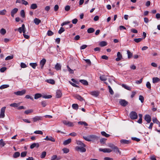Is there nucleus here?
<instances>
[{
  "label": "nucleus",
  "mask_w": 160,
  "mask_h": 160,
  "mask_svg": "<svg viewBox=\"0 0 160 160\" xmlns=\"http://www.w3.org/2000/svg\"><path fill=\"white\" fill-rule=\"evenodd\" d=\"M95 31L94 29L92 28H88L87 30V32L88 33H92L94 32Z\"/></svg>",
  "instance_id": "nucleus-37"
},
{
  "label": "nucleus",
  "mask_w": 160,
  "mask_h": 160,
  "mask_svg": "<svg viewBox=\"0 0 160 160\" xmlns=\"http://www.w3.org/2000/svg\"><path fill=\"white\" fill-rule=\"evenodd\" d=\"M77 144L79 146V147H85L86 146L81 141H77Z\"/></svg>",
  "instance_id": "nucleus-22"
},
{
  "label": "nucleus",
  "mask_w": 160,
  "mask_h": 160,
  "mask_svg": "<svg viewBox=\"0 0 160 160\" xmlns=\"http://www.w3.org/2000/svg\"><path fill=\"white\" fill-rule=\"evenodd\" d=\"M119 102L120 104L123 107H125L128 103V102L124 99H120Z\"/></svg>",
  "instance_id": "nucleus-5"
},
{
  "label": "nucleus",
  "mask_w": 160,
  "mask_h": 160,
  "mask_svg": "<svg viewBox=\"0 0 160 160\" xmlns=\"http://www.w3.org/2000/svg\"><path fill=\"white\" fill-rule=\"evenodd\" d=\"M6 107H4L2 108L0 110V118H3L5 117V112Z\"/></svg>",
  "instance_id": "nucleus-2"
},
{
  "label": "nucleus",
  "mask_w": 160,
  "mask_h": 160,
  "mask_svg": "<svg viewBox=\"0 0 160 160\" xmlns=\"http://www.w3.org/2000/svg\"><path fill=\"white\" fill-rule=\"evenodd\" d=\"M108 88L109 90V92L111 95H113L114 94V92L111 88L110 86H108Z\"/></svg>",
  "instance_id": "nucleus-51"
},
{
  "label": "nucleus",
  "mask_w": 160,
  "mask_h": 160,
  "mask_svg": "<svg viewBox=\"0 0 160 160\" xmlns=\"http://www.w3.org/2000/svg\"><path fill=\"white\" fill-rule=\"evenodd\" d=\"M89 93L95 97H97L99 95V92L98 91H92Z\"/></svg>",
  "instance_id": "nucleus-10"
},
{
  "label": "nucleus",
  "mask_w": 160,
  "mask_h": 160,
  "mask_svg": "<svg viewBox=\"0 0 160 160\" xmlns=\"http://www.w3.org/2000/svg\"><path fill=\"white\" fill-rule=\"evenodd\" d=\"M22 32L23 34H25V31H26V28H25L24 24H22Z\"/></svg>",
  "instance_id": "nucleus-56"
},
{
  "label": "nucleus",
  "mask_w": 160,
  "mask_h": 160,
  "mask_svg": "<svg viewBox=\"0 0 160 160\" xmlns=\"http://www.w3.org/2000/svg\"><path fill=\"white\" fill-rule=\"evenodd\" d=\"M6 32V30L4 28H2L0 30V33L2 35H4Z\"/></svg>",
  "instance_id": "nucleus-36"
},
{
  "label": "nucleus",
  "mask_w": 160,
  "mask_h": 160,
  "mask_svg": "<svg viewBox=\"0 0 160 160\" xmlns=\"http://www.w3.org/2000/svg\"><path fill=\"white\" fill-rule=\"evenodd\" d=\"M62 151L64 153H67L69 152V150L67 148H64L62 149Z\"/></svg>",
  "instance_id": "nucleus-55"
},
{
  "label": "nucleus",
  "mask_w": 160,
  "mask_h": 160,
  "mask_svg": "<svg viewBox=\"0 0 160 160\" xmlns=\"http://www.w3.org/2000/svg\"><path fill=\"white\" fill-rule=\"evenodd\" d=\"M127 53L128 54V59L131 58L132 57V53L129 50L127 51Z\"/></svg>",
  "instance_id": "nucleus-32"
},
{
  "label": "nucleus",
  "mask_w": 160,
  "mask_h": 160,
  "mask_svg": "<svg viewBox=\"0 0 160 160\" xmlns=\"http://www.w3.org/2000/svg\"><path fill=\"white\" fill-rule=\"evenodd\" d=\"M46 62V60L43 58L40 62V65L41 66V68L42 69L43 68V66Z\"/></svg>",
  "instance_id": "nucleus-18"
},
{
  "label": "nucleus",
  "mask_w": 160,
  "mask_h": 160,
  "mask_svg": "<svg viewBox=\"0 0 160 160\" xmlns=\"http://www.w3.org/2000/svg\"><path fill=\"white\" fill-rule=\"evenodd\" d=\"M152 121L153 123H155L158 124L159 127L160 126V122L156 117H153Z\"/></svg>",
  "instance_id": "nucleus-15"
},
{
  "label": "nucleus",
  "mask_w": 160,
  "mask_h": 160,
  "mask_svg": "<svg viewBox=\"0 0 160 160\" xmlns=\"http://www.w3.org/2000/svg\"><path fill=\"white\" fill-rule=\"evenodd\" d=\"M20 15L22 18L25 17V12L23 10H22L20 12Z\"/></svg>",
  "instance_id": "nucleus-58"
},
{
  "label": "nucleus",
  "mask_w": 160,
  "mask_h": 160,
  "mask_svg": "<svg viewBox=\"0 0 160 160\" xmlns=\"http://www.w3.org/2000/svg\"><path fill=\"white\" fill-rule=\"evenodd\" d=\"M20 153L19 152H16L14 153L13 155V157L14 158H16L19 157Z\"/></svg>",
  "instance_id": "nucleus-38"
},
{
  "label": "nucleus",
  "mask_w": 160,
  "mask_h": 160,
  "mask_svg": "<svg viewBox=\"0 0 160 160\" xmlns=\"http://www.w3.org/2000/svg\"><path fill=\"white\" fill-rule=\"evenodd\" d=\"M100 79L102 81H105L107 80V78L105 75H102L100 77Z\"/></svg>",
  "instance_id": "nucleus-35"
},
{
  "label": "nucleus",
  "mask_w": 160,
  "mask_h": 160,
  "mask_svg": "<svg viewBox=\"0 0 160 160\" xmlns=\"http://www.w3.org/2000/svg\"><path fill=\"white\" fill-rule=\"evenodd\" d=\"M34 133L36 134H38L42 135L43 134V132L42 131L40 130L36 131L34 132Z\"/></svg>",
  "instance_id": "nucleus-53"
},
{
  "label": "nucleus",
  "mask_w": 160,
  "mask_h": 160,
  "mask_svg": "<svg viewBox=\"0 0 160 160\" xmlns=\"http://www.w3.org/2000/svg\"><path fill=\"white\" fill-rule=\"evenodd\" d=\"M139 99L142 103H143L144 102V98L142 96L140 95L139 96Z\"/></svg>",
  "instance_id": "nucleus-62"
},
{
  "label": "nucleus",
  "mask_w": 160,
  "mask_h": 160,
  "mask_svg": "<svg viewBox=\"0 0 160 160\" xmlns=\"http://www.w3.org/2000/svg\"><path fill=\"white\" fill-rule=\"evenodd\" d=\"M18 11V9L17 8H15L12 9L11 11V16L13 17L15 14Z\"/></svg>",
  "instance_id": "nucleus-13"
},
{
  "label": "nucleus",
  "mask_w": 160,
  "mask_h": 160,
  "mask_svg": "<svg viewBox=\"0 0 160 160\" xmlns=\"http://www.w3.org/2000/svg\"><path fill=\"white\" fill-rule=\"evenodd\" d=\"M85 147H79L77 146L76 147L75 149L77 151H80L81 152H83L86 151V149L84 148Z\"/></svg>",
  "instance_id": "nucleus-3"
},
{
  "label": "nucleus",
  "mask_w": 160,
  "mask_h": 160,
  "mask_svg": "<svg viewBox=\"0 0 160 160\" xmlns=\"http://www.w3.org/2000/svg\"><path fill=\"white\" fill-rule=\"evenodd\" d=\"M34 122H36L38 121L42 120V117L41 116H36L32 118Z\"/></svg>",
  "instance_id": "nucleus-14"
},
{
  "label": "nucleus",
  "mask_w": 160,
  "mask_h": 160,
  "mask_svg": "<svg viewBox=\"0 0 160 160\" xmlns=\"http://www.w3.org/2000/svg\"><path fill=\"white\" fill-rule=\"evenodd\" d=\"M117 57L116 58V60L117 61H120L122 58V54L119 52H117Z\"/></svg>",
  "instance_id": "nucleus-11"
},
{
  "label": "nucleus",
  "mask_w": 160,
  "mask_h": 160,
  "mask_svg": "<svg viewBox=\"0 0 160 160\" xmlns=\"http://www.w3.org/2000/svg\"><path fill=\"white\" fill-rule=\"evenodd\" d=\"M78 123L79 124L81 125H84V126H87L88 125V124L85 122L80 121L78 122Z\"/></svg>",
  "instance_id": "nucleus-40"
},
{
  "label": "nucleus",
  "mask_w": 160,
  "mask_h": 160,
  "mask_svg": "<svg viewBox=\"0 0 160 160\" xmlns=\"http://www.w3.org/2000/svg\"><path fill=\"white\" fill-rule=\"evenodd\" d=\"M62 122L64 124L68 127H72L74 126L73 123L69 121L64 120L62 121Z\"/></svg>",
  "instance_id": "nucleus-6"
},
{
  "label": "nucleus",
  "mask_w": 160,
  "mask_h": 160,
  "mask_svg": "<svg viewBox=\"0 0 160 160\" xmlns=\"http://www.w3.org/2000/svg\"><path fill=\"white\" fill-rule=\"evenodd\" d=\"M120 142L122 144H129L131 142L130 140H127L125 139H122L120 141Z\"/></svg>",
  "instance_id": "nucleus-17"
},
{
  "label": "nucleus",
  "mask_w": 160,
  "mask_h": 160,
  "mask_svg": "<svg viewBox=\"0 0 160 160\" xmlns=\"http://www.w3.org/2000/svg\"><path fill=\"white\" fill-rule=\"evenodd\" d=\"M74 97L76 98L81 101H82L84 100L83 98L79 95H75L74 96Z\"/></svg>",
  "instance_id": "nucleus-20"
},
{
  "label": "nucleus",
  "mask_w": 160,
  "mask_h": 160,
  "mask_svg": "<svg viewBox=\"0 0 160 160\" xmlns=\"http://www.w3.org/2000/svg\"><path fill=\"white\" fill-rule=\"evenodd\" d=\"M20 105V103H11L10 104V106L11 107H13L14 108H16L18 107Z\"/></svg>",
  "instance_id": "nucleus-25"
},
{
  "label": "nucleus",
  "mask_w": 160,
  "mask_h": 160,
  "mask_svg": "<svg viewBox=\"0 0 160 160\" xmlns=\"http://www.w3.org/2000/svg\"><path fill=\"white\" fill-rule=\"evenodd\" d=\"M53 32L51 30H48V31L47 34L48 36H51L53 34Z\"/></svg>",
  "instance_id": "nucleus-61"
},
{
  "label": "nucleus",
  "mask_w": 160,
  "mask_h": 160,
  "mask_svg": "<svg viewBox=\"0 0 160 160\" xmlns=\"http://www.w3.org/2000/svg\"><path fill=\"white\" fill-rule=\"evenodd\" d=\"M113 151L116 153H118L120 155L121 154V152L120 151L119 148L117 146L113 150Z\"/></svg>",
  "instance_id": "nucleus-30"
},
{
  "label": "nucleus",
  "mask_w": 160,
  "mask_h": 160,
  "mask_svg": "<svg viewBox=\"0 0 160 160\" xmlns=\"http://www.w3.org/2000/svg\"><path fill=\"white\" fill-rule=\"evenodd\" d=\"M20 65L21 67L22 68H24L27 67V66L26 65V64L25 63L23 62L21 63Z\"/></svg>",
  "instance_id": "nucleus-64"
},
{
  "label": "nucleus",
  "mask_w": 160,
  "mask_h": 160,
  "mask_svg": "<svg viewBox=\"0 0 160 160\" xmlns=\"http://www.w3.org/2000/svg\"><path fill=\"white\" fill-rule=\"evenodd\" d=\"M160 81L159 78L157 77L153 78H152V82L153 83H156Z\"/></svg>",
  "instance_id": "nucleus-31"
},
{
  "label": "nucleus",
  "mask_w": 160,
  "mask_h": 160,
  "mask_svg": "<svg viewBox=\"0 0 160 160\" xmlns=\"http://www.w3.org/2000/svg\"><path fill=\"white\" fill-rule=\"evenodd\" d=\"M122 87L124 88H125V89H126L127 90H129V91L131 90V88L130 87H129V86H128L126 85H125L124 84H122Z\"/></svg>",
  "instance_id": "nucleus-27"
},
{
  "label": "nucleus",
  "mask_w": 160,
  "mask_h": 160,
  "mask_svg": "<svg viewBox=\"0 0 160 160\" xmlns=\"http://www.w3.org/2000/svg\"><path fill=\"white\" fill-rule=\"evenodd\" d=\"M42 97L44 98H50L52 97V96L51 95H42Z\"/></svg>",
  "instance_id": "nucleus-48"
},
{
  "label": "nucleus",
  "mask_w": 160,
  "mask_h": 160,
  "mask_svg": "<svg viewBox=\"0 0 160 160\" xmlns=\"http://www.w3.org/2000/svg\"><path fill=\"white\" fill-rule=\"evenodd\" d=\"M39 146V145L38 143H34L30 145V148L31 149H33L35 147L38 148Z\"/></svg>",
  "instance_id": "nucleus-19"
},
{
  "label": "nucleus",
  "mask_w": 160,
  "mask_h": 160,
  "mask_svg": "<svg viewBox=\"0 0 160 160\" xmlns=\"http://www.w3.org/2000/svg\"><path fill=\"white\" fill-rule=\"evenodd\" d=\"M46 152L45 151L43 152L40 156V157L42 158H43L45 157L46 155Z\"/></svg>",
  "instance_id": "nucleus-45"
},
{
  "label": "nucleus",
  "mask_w": 160,
  "mask_h": 160,
  "mask_svg": "<svg viewBox=\"0 0 160 160\" xmlns=\"http://www.w3.org/2000/svg\"><path fill=\"white\" fill-rule=\"evenodd\" d=\"M5 145V143L3 141V139H1L0 140V145L2 146V147H3Z\"/></svg>",
  "instance_id": "nucleus-63"
},
{
  "label": "nucleus",
  "mask_w": 160,
  "mask_h": 160,
  "mask_svg": "<svg viewBox=\"0 0 160 160\" xmlns=\"http://www.w3.org/2000/svg\"><path fill=\"white\" fill-rule=\"evenodd\" d=\"M89 137L90 138L91 141H94L95 140H97L98 139V137L94 135H90Z\"/></svg>",
  "instance_id": "nucleus-9"
},
{
  "label": "nucleus",
  "mask_w": 160,
  "mask_h": 160,
  "mask_svg": "<svg viewBox=\"0 0 160 160\" xmlns=\"http://www.w3.org/2000/svg\"><path fill=\"white\" fill-rule=\"evenodd\" d=\"M26 92V90L25 89H23L21 91H18L16 92H15L14 94L17 95L22 96Z\"/></svg>",
  "instance_id": "nucleus-4"
},
{
  "label": "nucleus",
  "mask_w": 160,
  "mask_h": 160,
  "mask_svg": "<svg viewBox=\"0 0 160 160\" xmlns=\"http://www.w3.org/2000/svg\"><path fill=\"white\" fill-rule=\"evenodd\" d=\"M42 97V95L40 93H36L34 95V99H37L41 97Z\"/></svg>",
  "instance_id": "nucleus-29"
},
{
  "label": "nucleus",
  "mask_w": 160,
  "mask_h": 160,
  "mask_svg": "<svg viewBox=\"0 0 160 160\" xmlns=\"http://www.w3.org/2000/svg\"><path fill=\"white\" fill-rule=\"evenodd\" d=\"M13 58V55H11V56H7L5 58V60H8L12 59Z\"/></svg>",
  "instance_id": "nucleus-50"
},
{
  "label": "nucleus",
  "mask_w": 160,
  "mask_h": 160,
  "mask_svg": "<svg viewBox=\"0 0 160 160\" xmlns=\"http://www.w3.org/2000/svg\"><path fill=\"white\" fill-rule=\"evenodd\" d=\"M44 140L47 141H50L52 142H55V141L54 138L51 136H47L46 138L44 139Z\"/></svg>",
  "instance_id": "nucleus-12"
},
{
  "label": "nucleus",
  "mask_w": 160,
  "mask_h": 160,
  "mask_svg": "<svg viewBox=\"0 0 160 160\" xmlns=\"http://www.w3.org/2000/svg\"><path fill=\"white\" fill-rule=\"evenodd\" d=\"M37 7L38 6L36 4L33 3L30 6V8L32 9H36Z\"/></svg>",
  "instance_id": "nucleus-33"
},
{
  "label": "nucleus",
  "mask_w": 160,
  "mask_h": 160,
  "mask_svg": "<svg viewBox=\"0 0 160 160\" xmlns=\"http://www.w3.org/2000/svg\"><path fill=\"white\" fill-rule=\"evenodd\" d=\"M146 86L147 88L149 89H151V84L149 82H147Z\"/></svg>",
  "instance_id": "nucleus-59"
},
{
  "label": "nucleus",
  "mask_w": 160,
  "mask_h": 160,
  "mask_svg": "<svg viewBox=\"0 0 160 160\" xmlns=\"http://www.w3.org/2000/svg\"><path fill=\"white\" fill-rule=\"evenodd\" d=\"M46 82L52 85L54 84L55 83L54 80L52 79H47L46 80Z\"/></svg>",
  "instance_id": "nucleus-21"
},
{
  "label": "nucleus",
  "mask_w": 160,
  "mask_h": 160,
  "mask_svg": "<svg viewBox=\"0 0 160 160\" xmlns=\"http://www.w3.org/2000/svg\"><path fill=\"white\" fill-rule=\"evenodd\" d=\"M130 118L132 119H136L138 118V115L137 113L134 111L131 112L129 114Z\"/></svg>",
  "instance_id": "nucleus-1"
},
{
  "label": "nucleus",
  "mask_w": 160,
  "mask_h": 160,
  "mask_svg": "<svg viewBox=\"0 0 160 160\" xmlns=\"http://www.w3.org/2000/svg\"><path fill=\"white\" fill-rule=\"evenodd\" d=\"M55 68L57 70H60L61 69V66L60 64L57 63L55 65Z\"/></svg>",
  "instance_id": "nucleus-28"
},
{
  "label": "nucleus",
  "mask_w": 160,
  "mask_h": 160,
  "mask_svg": "<svg viewBox=\"0 0 160 160\" xmlns=\"http://www.w3.org/2000/svg\"><path fill=\"white\" fill-rule=\"evenodd\" d=\"M142 38H135L134 39V41L137 43H138L140 42L142 40Z\"/></svg>",
  "instance_id": "nucleus-52"
},
{
  "label": "nucleus",
  "mask_w": 160,
  "mask_h": 160,
  "mask_svg": "<svg viewBox=\"0 0 160 160\" xmlns=\"http://www.w3.org/2000/svg\"><path fill=\"white\" fill-rule=\"evenodd\" d=\"M101 134L104 136L106 137H108L110 136V135L106 133V132L104 131H102L101 132Z\"/></svg>",
  "instance_id": "nucleus-39"
},
{
  "label": "nucleus",
  "mask_w": 160,
  "mask_h": 160,
  "mask_svg": "<svg viewBox=\"0 0 160 160\" xmlns=\"http://www.w3.org/2000/svg\"><path fill=\"white\" fill-rule=\"evenodd\" d=\"M29 64L34 69H35L36 67L37 66V64L36 63H31Z\"/></svg>",
  "instance_id": "nucleus-41"
},
{
  "label": "nucleus",
  "mask_w": 160,
  "mask_h": 160,
  "mask_svg": "<svg viewBox=\"0 0 160 160\" xmlns=\"http://www.w3.org/2000/svg\"><path fill=\"white\" fill-rule=\"evenodd\" d=\"M99 45L101 47H104L107 45V43L105 41H102L99 43Z\"/></svg>",
  "instance_id": "nucleus-34"
},
{
  "label": "nucleus",
  "mask_w": 160,
  "mask_h": 160,
  "mask_svg": "<svg viewBox=\"0 0 160 160\" xmlns=\"http://www.w3.org/2000/svg\"><path fill=\"white\" fill-rule=\"evenodd\" d=\"M71 142V138H69L65 141L63 142V144L64 145H67L69 143H70Z\"/></svg>",
  "instance_id": "nucleus-26"
},
{
  "label": "nucleus",
  "mask_w": 160,
  "mask_h": 160,
  "mask_svg": "<svg viewBox=\"0 0 160 160\" xmlns=\"http://www.w3.org/2000/svg\"><path fill=\"white\" fill-rule=\"evenodd\" d=\"M99 150L100 151L102 152H108L109 153L112 152V150L109 149L108 148H100L99 149Z\"/></svg>",
  "instance_id": "nucleus-8"
},
{
  "label": "nucleus",
  "mask_w": 160,
  "mask_h": 160,
  "mask_svg": "<svg viewBox=\"0 0 160 160\" xmlns=\"http://www.w3.org/2000/svg\"><path fill=\"white\" fill-rule=\"evenodd\" d=\"M83 138H84V139L86 141H91V140L89 137V135L88 136H83Z\"/></svg>",
  "instance_id": "nucleus-54"
},
{
  "label": "nucleus",
  "mask_w": 160,
  "mask_h": 160,
  "mask_svg": "<svg viewBox=\"0 0 160 160\" xmlns=\"http://www.w3.org/2000/svg\"><path fill=\"white\" fill-rule=\"evenodd\" d=\"M106 140H107V139L106 138H101L100 139V142L101 143L104 144L105 143V142Z\"/></svg>",
  "instance_id": "nucleus-49"
},
{
  "label": "nucleus",
  "mask_w": 160,
  "mask_h": 160,
  "mask_svg": "<svg viewBox=\"0 0 160 160\" xmlns=\"http://www.w3.org/2000/svg\"><path fill=\"white\" fill-rule=\"evenodd\" d=\"M108 146L111 148L113 150L116 147V146H115L112 143H109L108 145Z\"/></svg>",
  "instance_id": "nucleus-42"
},
{
  "label": "nucleus",
  "mask_w": 160,
  "mask_h": 160,
  "mask_svg": "<svg viewBox=\"0 0 160 160\" xmlns=\"http://www.w3.org/2000/svg\"><path fill=\"white\" fill-rule=\"evenodd\" d=\"M65 30L63 27H61L60 30L58 31V32L59 34H61L62 32L65 31Z\"/></svg>",
  "instance_id": "nucleus-47"
},
{
  "label": "nucleus",
  "mask_w": 160,
  "mask_h": 160,
  "mask_svg": "<svg viewBox=\"0 0 160 160\" xmlns=\"http://www.w3.org/2000/svg\"><path fill=\"white\" fill-rule=\"evenodd\" d=\"M33 112V110L32 109H29L26 110L24 112V113L26 114H28L29 113H31Z\"/></svg>",
  "instance_id": "nucleus-60"
},
{
  "label": "nucleus",
  "mask_w": 160,
  "mask_h": 160,
  "mask_svg": "<svg viewBox=\"0 0 160 160\" xmlns=\"http://www.w3.org/2000/svg\"><path fill=\"white\" fill-rule=\"evenodd\" d=\"M41 22V20L38 18H36L34 19V22L37 25H38Z\"/></svg>",
  "instance_id": "nucleus-23"
},
{
  "label": "nucleus",
  "mask_w": 160,
  "mask_h": 160,
  "mask_svg": "<svg viewBox=\"0 0 160 160\" xmlns=\"http://www.w3.org/2000/svg\"><path fill=\"white\" fill-rule=\"evenodd\" d=\"M56 94V97L57 98H61L62 95L61 91L60 90H58L57 91Z\"/></svg>",
  "instance_id": "nucleus-16"
},
{
  "label": "nucleus",
  "mask_w": 160,
  "mask_h": 160,
  "mask_svg": "<svg viewBox=\"0 0 160 160\" xmlns=\"http://www.w3.org/2000/svg\"><path fill=\"white\" fill-rule=\"evenodd\" d=\"M72 108L73 109L77 110L78 108V106L77 104H73L72 105Z\"/></svg>",
  "instance_id": "nucleus-43"
},
{
  "label": "nucleus",
  "mask_w": 160,
  "mask_h": 160,
  "mask_svg": "<svg viewBox=\"0 0 160 160\" xmlns=\"http://www.w3.org/2000/svg\"><path fill=\"white\" fill-rule=\"evenodd\" d=\"M27 154V152L25 151L23 152H21V156L22 157H24L25 156H26Z\"/></svg>",
  "instance_id": "nucleus-57"
},
{
  "label": "nucleus",
  "mask_w": 160,
  "mask_h": 160,
  "mask_svg": "<svg viewBox=\"0 0 160 160\" xmlns=\"http://www.w3.org/2000/svg\"><path fill=\"white\" fill-rule=\"evenodd\" d=\"M9 87L8 85H3L0 87V89H2L4 88H7Z\"/></svg>",
  "instance_id": "nucleus-44"
},
{
  "label": "nucleus",
  "mask_w": 160,
  "mask_h": 160,
  "mask_svg": "<svg viewBox=\"0 0 160 160\" xmlns=\"http://www.w3.org/2000/svg\"><path fill=\"white\" fill-rule=\"evenodd\" d=\"M144 119L146 121L147 123H149L151 121L152 118L150 115L148 114H147L145 115Z\"/></svg>",
  "instance_id": "nucleus-7"
},
{
  "label": "nucleus",
  "mask_w": 160,
  "mask_h": 160,
  "mask_svg": "<svg viewBox=\"0 0 160 160\" xmlns=\"http://www.w3.org/2000/svg\"><path fill=\"white\" fill-rule=\"evenodd\" d=\"M7 12V11L5 9H3L2 10H0V15H5Z\"/></svg>",
  "instance_id": "nucleus-46"
},
{
  "label": "nucleus",
  "mask_w": 160,
  "mask_h": 160,
  "mask_svg": "<svg viewBox=\"0 0 160 160\" xmlns=\"http://www.w3.org/2000/svg\"><path fill=\"white\" fill-rule=\"evenodd\" d=\"M79 82L84 85H88V82L86 80L84 79L80 80Z\"/></svg>",
  "instance_id": "nucleus-24"
}]
</instances>
